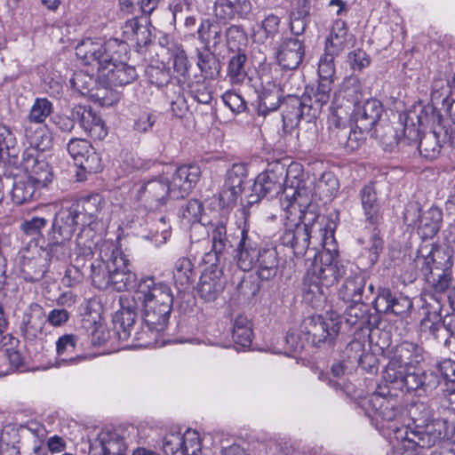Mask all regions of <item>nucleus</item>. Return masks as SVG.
Returning a JSON list of instances; mask_svg holds the SVG:
<instances>
[{
	"label": "nucleus",
	"instance_id": "nucleus-46",
	"mask_svg": "<svg viewBox=\"0 0 455 455\" xmlns=\"http://www.w3.org/2000/svg\"><path fill=\"white\" fill-rule=\"evenodd\" d=\"M77 344V337L74 334H64L56 341V353L62 361H68L72 363H78L84 359L83 356L69 357L67 355L72 354L76 350Z\"/></svg>",
	"mask_w": 455,
	"mask_h": 455
},
{
	"label": "nucleus",
	"instance_id": "nucleus-16",
	"mask_svg": "<svg viewBox=\"0 0 455 455\" xmlns=\"http://www.w3.org/2000/svg\"><path fill=\"white\" fill-rule=\"evenodd\" d=\"M138 197L150 209L159 210L169 201L177 200L172 195L170 179L164 176L145 180L138 189Z\"/></svg>",
	"mask_w": 455,
	"mask_h": 455
},
{
	"label": "nucleus",
	"instance_id": "nucleus-35",
	"mask_svg": "<svg viewBox=\"0 0 455 455\" xmlns=\"http://www.w3.org/2000/svg\"><path fill=\"white\" fill-rule=\"evenodd\" d=\"M360 199L366 220L376 223L379 218L380 205L374 187L365 185L360 191Z\"/></svg>",
	"mask_w": 455,
	"mask_h": 455
},
{
	"label": "nucleus",
	"instance_id": "nucleus-1",
	"mask_svg": "<svg viewBox=\"0 0 455 455\" xmlns=\"http://www.w3.org/2000/svg\"><path fill=\"white\" fill-rule=\"evenodd\" d=\"M132 300L135 306L128 301L126 305L123 303L114 315V332L119 341H128L135 330L136 308H140L147 331L142 328L134 331L132 342L125 347H150L168 326L174 300L172 290L168 283L152 275L141 276L133 291Z\"/></svg>",
	"mask_w": 455,
	"mask_h": 455
},
{
	"label": "nucleus",
	"instance_id": "nucleus-31",
	"mask_svg": "<svg viewBox=\"0 0 455 455\" xmlns=\"http://www.w3.org/2000/svg\"><path fill=\"white\" fill-rule=\"evenodd\" d=\"M425 260L419 249H416L414 253H403L400 263V278L403 283H413L419 273L425 277Z\"/></svg>",
	"mask_w": 455,
	"mask_h": 455
},
{
	"label": "nucleus",
	"instance_id": "nucleus-7",
	"mask_svg": "<svg viewBox=\"0 0 455 455\" xmlns=\"http://www.w3.org/2000/svg\"><path fill=\"white\" fill-rule=\"evenodd\" d=\"M323 235V250L315 255L308 273L323 285L334 286L339 279L346 274V267L339 259V253L332 232L319 228Z\"/></svg>",
	"mask_w": 455,
	"mask_h": 455
},
{
	"label": "nucleus",
	"instance_id": "nucleus-23",
	"mask_svg": "<svg viewBox=\"0 0 455 455\" xmlns=\"http://www.w3.org/2000/svg\"><path fill=\"white\" fill-rule=\"evenodd\" d=\"M383 112L381 103L375 100L370 99L355 106L352 120L356 128L366 132H374L378 134L377 125Z\"/></svg>",
	"mask_w": 455,
	"mask_h": 455
},
{
	"label": "nucleus",
	"instance_id": "nucleus-10",
	"mask_svg": "<svg viewBox=\"0 0 455 455\" xmlns=\"http://www.w3.org/2000/svg\"><path fill=\"white\" fill-rule=\"evenodd\" d=\"M41 140L37 137L32 139L31 144L34 149L26 150L22 156V168L24 176L33 181L39 188H44L52 180V168L48 163L41 158L36 151H44L51 147L52 139L49 134L40 130L36 132Z\"/></svg>",
	"mask_w": 455,
	"mask_h": 455
},
{
	"label": "nucleus",
	"instance_id": "nucleus-57",
	"mask_svg": "<svg viewBox=\"0 0 455 455\" xmlns=\"http://www.w3.org/2000/svg\"><path fill=\"white\" fill-rule=\"evenodd\" d=\"M246 56L243 53L234 55L228 63V76L232 83L238 84L244 80L246 73L244 70V63Z\"/></svg>",
	"mask_w": 455,
	"mask_h": 455
},
{
	"label": "nucleus",
	"instance_id": "nucleus-63",
	"mask_svg": "<svg viewBox=\"0 0 455 455\" xmlns=\"http://www.w3.org/2000/svg\"><path fill=\"white\" fill-rule=\"evenodd\" d=\"M141 28L137 19L128 20L123 27L124 40L135 42L137 44H146V41L140 37Z\"/></svg>",
	"mask_w": 455,
	"mask_h": 455
},
{
	"label": "nucleus",
	"instance_id": "nucleus-28",
	"mask_svg": "<svg viewBox=\"0 0 455 455\" xmlns=\"http://www.w3.org/2000/svg\"><path fill=\"white\" fill-rule=\"evenodd\" d=\"M94 71V69L92 70ZM96 73L89 74L88 70H79L74 73L70 79V84L74 90L78 92L81 95L90 97L99 101L101 105L109 104L105 98L107 88H96L94 92V85L96 84L97 70Z\"/></svg>",
	"mask_w": 455,
	"mask_h": 455
},
{
	"label": "nucleus",
	"instance_id": "nucleus-8",
	"mask_svg": "<svg viewBox=\"0 0 455 455\" xmlns=\"http://www.w3.org/2000/svg\"><path fill=\"white\" fill-rule=\"evenodd\" d=\"M453 249L447 246L432 244L431 250L424 255L425 281L435 292H444L452 283V267L454 264Z\"/></svg>",
	"mask_w": 455,
	"mask_h": 455
},
{
	"label": "nucleus",
	"instance_id": "nucleus-15",
	"mask_svg": "<svg viewBox=\"0 0 455 455\" xmlns=\"http://www.w3.org/2000/svg\"><path fill=\"white\" fill-rule=\"evenodd\" d=\"M40 242L41 237H33L19 252L21 272L29 280L39 279L47 268L44 246Z\"/></svg>",
	"mask_w": 455,
	"mask_h": 455
},
{
	"label": "nucleus",
	"instance_id": "nucleus-53",
	"mask_svg": "<svg viewBox=\"0 0 455 455\" xmlns=\"http://www.w3.org/2000/svg\"><path fill=\"white\" fill-rule=\"evenodd\" d=\"M151 238L156 245L164 244L170 238L172 228L165 216L160 217L150 229Z\"/></svg>",
	"mask_w": 455,
	"mask_h": 455
},
{
	"label": "nucleus",
	"instance_id": "nucleus-37",
	"mask_svg": "<svg viewBox=\"0 0 455 455\" xmlns=\"http://www.w3.org/2000/svg\"><path fill=\"white\" fill-rule=\"evenodd\" d=\"M329 288L307 272L305 287L303 289L304 299L314 307H321L326 300Z\"/></svg>",
	"mask_w": 455,
	"mask_h": 455
},
{
	"label": "nucleus",
	"instance_id": "nucleus-14",
	"mask_svg": "<svg viewBox=\"0 0 455 455\" xmlns=\"http://www.w3.org/2000/svg\"><path fill=\"white\" fill-rule=\"evenodd\" d=\"M78 205L80 211L79 225L83 230H87L94 240V232L105 229L110 220L108 205L103 197L99 195H91L81 199L80 203H73Z\"/></svg>",
	"mask_w": 455,
	"mask_h": 455
},
{
	"label": "nucleus",
	"instance_id": "nucleus-26",
	"mask_svg": "<svg viewBox=\"0 0 455 455\" xmlns=\"http://www.w3.org/2000/svg\"><path fill=\"white\" fill-rule=\"evenodd\" d=\"M201 177L200 167L196 164H185L178 167L170 182L174 198L181 199L188 196Z\"/></svg>",
	"mask_w": 455,
	"mask_h": 455
},
{
	"label": "nucleus",
	"instance_id": "nucleus-3",
	"mask_svg": "<svg viewBox=\"0 0 455 455\" xmlns=\"http://www.w3.org/2000/svg\"><path fill=\"white\" fill-rule=\"evenodd\" d=\"M302 165L291 163L287 168L276 163L255 179L252 190L259 197H275L281 191L283 210L288 204L310 207L313 200L312 188L307 184Z\"/></svg>",
	"mask_w": 455,
	"mask_h": 455
},
{
	"label": "nucleus",
	"instance_id": "nucleus-43",
	"mask_svg": "<svg viewBox=\"0 0 455 455\" xmlns=\"http://www.w3.org/2000/svg\"><path fill=\"white\" fill-rule=\"evenodd\" d=\"M232 338L234 341L242 346H251L253 339L251 322L243 315L235 316L232 327Z\"/></svg>",
	"mask_w": 455,
	"mask_h": 455
},
{
	"label": "nucleus",
	"instance_id": "nucleus-6",
	"mask_svg": "<svg viewBox=\"0 0 455 455\" xmlns=\"http://www.w3.org/2000/svg\"><path fill=\"white\" fill-rule=\"evenodd\" d=\"M421 117L415 108H405L400 143L403 147H411L413 155L419 154L428 161L435 160L443 148L440 134L434 131L421 136Z\"/></svg>",
	"mask_w": 455,
	"mask_h": 455
},
{
	"label": "nucleus",
	"instance_id": "nucleus-29",
	"mask_svg": "<svg viewBox=\"0 0 455 455\" xmlns=\"http://www.w3.org/2000/svg\"><path fill=\"white\" fill-rule=\"evenodd\" d=\"M453 84L452 80L444 78H435L431 85V102L435 104H441L445 115L449 119L455 120V99L452 95Z\"/></svg>",
	"mask_w": 455,
	"mask_h": 455
},
{
	"label": "nucleus",
	"instance_id": "nucleus-11",
	"mask_svg": "<svg viewBox=\"0 0 455 455\" xmlns=\"http://www.w3.org/2000/svg\"><path fill=\"white\" fill-rule=\"evenodd\" d=\"M340 326L339 314L335 311H327L323 315H317L305 318L299 331L305 340L319 347L321 344L332 342L339 335Z\"/></svg>",
	"mask_w": 455,
	"mask_h": 455
},
{
	"label": "nucleus",
	"instance_id": "nucleus-24",
	"mask_svg": "<svg viewBox=\"0 0 455 455\" xmlns=\"http://www.w3.org/2000/svg\"><path fill=\"white\" fill-rule=\"evenodd\" d=\"M44 310L37 303H31L23 313L20 329L28 339H44L50 331L46 329Z\"/></svg>",
	"mask_w": 455,
	"mask_h": 455
},
{
	"label": "nucleus",
	"instance_id": "nucleus-36",
	"mask_svg": "<svg viewBox=\"0 0 455 455\" xmlns=\"http://www.w3.org/2000/svg\"><path fill=\"white\" fill-rule=\"evenodd\" d=\"M348 41L349 35L347 24L345 21L338 20L333 23L330 35L326 38L324 51L339 54Z\"/></svg>",
	"mask_w": 455,
	"mask_h": 455
},
{
	"label": "nucleus",
	"instance_id": "nucleus-20",
	"mask_svg": "<svg viewBox=\"0 0 455 455\" xmlns=\"http://www.w3.org/2000/svg\"><path fill=\"white\" fill-rule=\"evenodd\" d=\"M129 259L120 247H114L109 287L116 291H124L134 287L137 275L129 269Z\"/></svg>",
	"mask_w": 455,
	"mask_h": 455
},
{
	"label": "nucleus",
	"instance_id": "nucleus-41",
	"mask_svg": "<svg viewBox=\"0 0 455 455\" xmlns=\"http://www.w3.org/2000/svg\"><path fill=\"white\" fill-rule=\"evenodd\" d=\"M423 348L415 341L400 339V369L408 365L421 364Z\"/></svg>",
	"mask_w": 455,
	"mask_h": 455
},
{
	"label": "nucleus",
	"instance_id": "nucleus-47",
	"mask_svg": "<svg viewBox=\"0 0 455 455\" xmlns=\"http://www.w3.org/2000/svg\"><path fill=\"white\" fill-rule=\"evenodd\" d=\"M173 279L175 283L185 289L193 279V264L188 258H180L174 264Z\"/></svg>",
	"mask_w": 455,
	"mask_h": 455
},
{
	"label": "nucleus",
	"instance_id": "nucleus-19",
	"mask_svg": "<svg viewBox=\"0 0 455 455\" xmlns=\"http://www.w3.org/2000/svg\"><path fill=\"white\" fill-rule=\"evenodd\" d=\"M95 248L96 242L87 230H83L77 235L74 249L75 258L73 259L75 265L68 268L65 274V279H69L68 285L73 286L82 280L79 267H83L86 260L92 258Z\"/></svg>",
	"mask_w": 455,
	"mask_h": 455
},
{
	"label": "nucleus",
	"instance_id": "nucleus-22",
	"mask_svg": "<svg viewBox=\"0 0 455 455\" xmlns=\"http://www.w3.org/2000/svg\"><path fill=\"white\" fill-rule=\"evenodd\" d=\"M246 177V167L242 164H235L228 171L227 177L219 195L220 204L222 207L235 205L243 189V181Z\"/></svg>",
	"mask_w": 455,
	"mask_h": 455
},
{
	"label": "nucleus",
	"instance_id": "nucleus-39",
	"mask_svg": "<svg viewBox=\"0 0 455 455\" xmlns=\"http://www.w3.org/2000/svg\"><path fill=\"white\" fill-rule=\"evenodd\" d=\"M421 364L408 365L400 369V391L413 394L421 387Z\"/></svg>",
	"mask_w": 455,
	"mask_h": 455
},
{
	"label": "nucleus",
	"instance_id": "nucleus-34",
	"mask_svg": "<svg viewBox=\"0 0 455 455\" xmlns=\"http://www.w3.org/2000/svg\"><path fill=\"white\" fill-rule=\"evenodd\" d=\"M365 286V276L362 273H355L347 276L339 290V298L347 302L360 301L362 292Z\"/></svg>",
	"mask_w": 455,
	"mask_h": 455
},
{
	"label": "nucleus",
	"instance_id": "nucleus-12",
	"mask_svg": "<svg viewBox=\"0 0 455 455\" xmlns=\"http://www.w3.org/2000/svg\"><path fill=\"white\" fill-rule=\"evenodd\" d=\"M393 391H386L385 387H379V390L361 400V406L369 416H379L388 425L387 428L394 429L395 434L398 430V398L396 388Z\"/></svg>",
	"mask_w": 455,
	"mask_h": 455
},
{
	"label": "nucleus",
	"instance_id": "nucleus-64",
	"mask_svg": "<svg viewBox=\"0 0 455 455\" xmlns=\"http://www.w3.org/2000/svg\"><path fill=\"white\" fill-rule=\"evenodd\" d=\"M419 316L410 315L409 317L400 318V324H403V331H400V339L415 340L418 337Z\"/></svg>",
	"mask_w": 455,
	"mask_h": 455
},
{
	"label": "nucleus",
	"instance_id": "nucleus-44",
	"mask_svg": "<svg viewBox=\"0 0 455 455\" xmlns=\"http://www.w3.org/2000/svg\"><path fill=\"white\" fill-rule=\"evenodd\" d=\"M280 22V18L275 14L266 16L254 33L255 40L265 43L268 39H274L279 33Z\"/></svg>",
	"mask_w": 455,
	"mask_h": 455
},
{
	"label": "nucleus",
	"instance_id": "nucleus-27",
	"mask_svg": "<svg viewBox=\"0 0 455 455\" xmlns=\"http://www.w3.org/2000/svg\"><path fill=\"white\" fill-rule=\"evenodd\" d=\"M114 247L116 244L110 243L107 245V251H101L100 258L94 259L91 265V279L93 285L100 289L105 290L109 288V280L113 268L112 261L114 259Z\"/></svg>",
	"mask_w": 455,
	"mask_h": 455
},
{
	"label": "nucleus",
	"instance_id": "nucleus-62",
	"mask_svg": "<svg viewBox=\"0 0 455 455\" xmlns=\"http://www.w3.org/2000/svg\"><path fill=\"white\" fill-rule=\"evenodd\" d=\"M212 250L216 254L221 253L227 243V228L222 222L214 225L212 230Z\"/></svg>",
	"mask_w": 455,
	"mask_h": 455
},
{
	"label": "nucleus",
	"instance_id": "nucleus-33",
	"mask_svg": "<svg viewBox=\"0 0 455 455\" xmlns=\"http://www.w3.org/2000/svg\"><path fill=\"white\" fill-rule=\"evenodd\" d=\"M329 92L330 88L322 84L315 93L314 102H312V100L309 97H303L299 100L301 119L304 117L308 118V120L315 118L320 114L323 105L328 102L330 98Z\"/></svg>",
	"mask_w": 455,
	"mask_h": 455
},
{
	"label": "nucleus",
	"instance_id": "nucleus-60",
	"mask_svg": "<svg viewBox=\"0 0 455 455\" xmlns=\"http://www.w3.org/2000/svg\"><path fill=\"white\" fill-rule=\"evenodd\" d=\"M319 193L327 198H331L338 192L339 184L338 179L331 172L323 173L317 182Z\"/></svg>",
	"mask_w": 455,
	"mask_h": 455
},
{
	"label": "nucleus",
	"instance_id": "nucleus-54",
	"mask_svg": "<svg viewBox=\"0 0 455 455\" xmlns=\"http://www.w3.org/2000/svg\"><path fill=\"white\" fill-rule=\"evenodd\" d=\"M22 363L21 355L14 349H5V353L0 355V377L10 374Z\"/></svg>",
	"mask_w": 455,
	"mask_h": 455
},
{
	"label": "nucleus",
	"instance_id": "nucleus-13",
	"mask_svg": "<svg viewBox=\"0 0 455 455\" xmlns=\"http://www.w3.org/2000/svg\"><path fill=\"white\" fill-rule=\"evenodd\" d=\"M431 415L426 403L415 399V395L404 404L400 403V443L413 447L412 432L422 431ZM415 448L417 446H414Z\"/></svg>",
	"mask_w": 455,
	"mask_h": 455
},
{
	"label": "nucleus",
	"instance_id": "nucleus-52",
	"mask_svg": "<svg viewBox=\"0 0 455 455\" xmlns=\"http://www.w3.org/2000/svg\"><path fill=\"white\" fill-rule=\"evenodd\" d=\"M378 137L374 132H366L356 128V125L351 129L349 134L345 139L339 138V144H343L347 149L356 150L365 140L366 136Z\"/></svg>",
	"mask_w": 455,
	"mask_h": 455
},
{
	"label": "nucleus",
	"instance_id": "nucleus-51",
	"mask_svg": "<svg viewBox=\"0 0 455 455\" xmlns=\"http://www.w3.org/2000/svg\"><path fill=\"white\" fill-rule=\"evenodd\" d=\"M52 110V103L45 98H37L34 101L28 119L31 123L43 124Z\"/></svg>",
	"mask_w": 455,
	"mask_h": 455
},
{
	"label": "nucleus",
	"instance_id": "nucleus-42",
	"mask_svg": "<svg viewBox=\"0 0 455 455\" xmlns=\"http://www.w3.org/2000/svg\"><path fill=\"white\" fill-rule=\"evenodd\" d=\"M37 188H40L24 175L17 177L14 180L11 192L12 200L16 204L29 202Z\"/></svg>",
	"mask_w": 455,
	"mask_h": 455
},
{
	"label": "nucleus",
	"instance_id": "nucleus-58",
	"mask_svg": "<svg viewBox=\"0 0 455 455\" xmlns=\"http://www.w3.org/2000/svg\"><path fill=\"white\" fill-rule=\"evenodd\" d=\"M48 220L43 217H32L28 220H24L20 225V231L28 235L36 237H41V241L43 240L42 230L47 226Z\"/></svg>",
	"mask_w": 455,
	"mask_h": 455
},
{
	"label": "nucleus",
	"instance_id": "nucleus-32",
	"mask_svg": "<svg viewBox=\"0 0 455 455\" xmlns=\"http://www.w3.org/2000/svg\"><path fill=\"white\" fill-rule=\"evenodd\" d=\"M443 224V212L437 206H432L421 213L418 223V235L423 239H431L435 236Z\"/></svg>",
	"mask_w": 455,
	"mask_h": 455
},
{
	"label": "nucleus",
	"instance_id": "nucleus-4",
	"mask_svg": "<svg viewBox=\"0 0 455 455\" xmlns=\"http://www.w3.org/2000/svg\"><path fill=\"white\" fill-rule=\"evenodd\" d=\"M80 211L76 204L61 207L54 216L47 231L44 246L47 266L55 259L65 260L70 256L69 243L79 226Z\"/></svg>",
	"mask_w": 455,
	"mask_h": 455
},
{
	"label": "nucleus",
	"instance_id": "nucleus-30",
	"mask_svg": "<svg viewBox=\"0 0 455 455\" xmlns=\"http://www.w3.org/2000/svg\"><path fill=\"white\" fill-rule=\"evenodd\" d=\"M305 54L304 45L301 41L294 37H287L281 43L277 59L279 64L286 69H295L301 63Z\"/></svg>",
	"mask_w": 455,
	"mask_h": 455
},
{
	"label": "nucleus",
	"instance_id": "nucleus-61",
	"mask_svg": "<svg viewBox=\"0 0 455 455\" xmlns=\"http://www.w3.org/2000/svg\"><path fill=\"white\" fill-rule=\"evenodd\" d=\"M421 204L418 201H409L403 207V220L406 228L418 225L422 213Z\"/></svg>",
	"mask_w": 455,
	"mask_h": 455
},
{
	"label": "nucleus",
	"instance_id": "nucleus-48",
	"mask_svg": "<svg viewBox=\"0 0 455 455\" xmlns=\"http://www.w3.org/2000/svg\"><path fill=\"white\" fill-rule=\"evenodd\" d=\"M346 323L362 329L368 323L366 306L360 301L352 302L345 311Z\"/></svg>",
	"mask_w": 455,
	"mask_h": 455
},
{
	"label": "nucleus",
	"instance_id": "nucleus-45",
	"mask_svg": "<svg viewBox=\"0 0 455 455\" xmlns=\"http://www.w3.org/2000/svg\"><path fill=\"white\" fill-rule=\"evenodd\" d=\"M417 102L418 101L414 100L410 109L415 108L420 117L421 113L424 112L425 117L428 122L436 124L438 126L442 127V129L447 126L444 121L445 117H449L445 115L441 104H435L430 101L427 106L421 107L420 104H417Z\"/></svg>",
	"mask_w": 455,
	"mask_h": 455
},
{
	"label": "nucleus",
	"instance_id": "nucleus-5",
	"mask_svg": "<svg viewBox=\"0 0 455 455\" xmlns=\"http://www.w3.org/2000/svg\"><path fill=\"white\" fill-rule=\"evenodd\" d=\"M237 266L243 271L256 269L257 275L262 280H270L278 271L279 257L275 247L266 246L257 249L256 242L243 228L237 245Z\"/></svg>",
	"mask_w": 455,
	"mask_h": 455
},
{
	"label": "nucleus",
	"instance_id": "nucleus-59",
	"mask_svg": "<svg viewBox=\"0 0 455 455\" xmlns=\"http://www.w3.org/2000/svg\"><path fill=\"white\" fill-rule=\"evenodd\" d=\"M433 367L440 373L446 386L455 385V360L443 358L436 361Z\"/></svg>",
	"mask_w": 455,
	"mask_h": 455
},
{
	"label": "nucleus",
	"instance_id": "nucleus-25",
	"mask_svg": "<svg viewBox=\"0 0 455 455\" xmlns=\"http://www.w3.org/2000/svg\"><path fill=\"white\" fill-rule=\"evenodd\" d=\"M72 118L95 140H102L108 133L105 122L91 107L75 106L72 109Z\"/></svg>",
	"mask_w": 455,
	"mask_h": 455
},
{
	"label": "nucleus",
	"instance_id": "nucleus-49",
	"mask_svg": "<svg viewBox=\"0 0 455 455\" xmlns=\"http://www.w3.org/2000/svg\"><path fill=\"white\" fill-rule=\"evenodd\" d=\"M339 53H332L330 51H325L324 54L321 57L318 64V75L321 80L319 87L324 84L327 88L329 84L332 82L335 74L334 57Z\"/></svg>",
	"mask_w": 455,
	"mask_h": 455
},
{
	"label": "nucleus",
	"instance_id": "nucleus-17",
	"mask_svg": "<svg viewBox=\"0 0 455 455\" xmlns=\"http://www.w3.org/2000/svg\"><path fill=\"white\" fill-rule=\"evenodd\" d=\"M68 151L75 164L84 172H78L79 180L85 178V173H95L101 170V158L92 144L84 139L74 138L68 143Z\"/></svg>",
	"mask_w": 455,
	"mask_h": 455
},
{
	"label": "nucleus",
	"instance_id": "nucleus-18",
	"mask_svg": "<svg viewBox=\"0 0 455 455\" xmlns=\"http://www.w3.org/2000/svg\"><path fill=\"white\" fill-rule=\"evenodd\" d=\"M453 426L446 419H434L430 415L427 425L424 427L422 431L412 432L414 438L411 440L412 446L429 448L435 446L436 443L443 442V440H451L453 438Z\"/></svg>",
	"mask_w": 455,
	"mask_h": 455
},
{
	"label": "nucleus",
	"instance_id": "nucleus-9",
	"mask_svg": "<svg viewBox=\"0 0 455 455\" xmlns=\"http://www.w3.org/2000/svg\"><path fill=\"white\" fill-rule=\"evenodd\" d=\"M309 208L297 204L284 206V231L280 240L283 246L292 249L296 257L303 256L309 246L312 230L307 223H301L307 219Z\"/></svg>",
	"mask_w": 455,
	"mask_h": 455
},
{
	"label": "nucleus",
	"instance_id": "nucleus-40",
	"mask_svg": "<svg viewBox=\"0 0 455 455\" xmlns=\"http://www.w3.org/2000/svg\"><path fill=\"white\" fill-rule=\"evenodd\" d=\"M99 442L105 455H125L127 445L117 432L102 430L99 434Z\"/></svg>",
	"mask_w": 455,
	"mask_h": 455
},
{
	"label": "nucleus",
	"instance_id": "nucleus-56",
	"mask_svg": "<svg viewBox=\"0 0 455 455\" xmlns=\"http://www.w3.org/2000/svg\"><path fill=\"white\" fill-rule=\"evenodd\" d=\"M204 212L203 204L196 199H191L181 208L180 216L188 224L198 223Z\"/></svg>",
	"mask_w": 455,
	"mask_h": 455
},
{
	"label": "nucleus",
	"instance_id": "nucleus-38",
	"mask_svg": "<svg viewBox=\"0 0 455 455\" xmlns=\"http://www.w3.org/2000/svg\"><path fill=\"white\" fill-rule=\"evenodd\" d=\"M224 288L223 282L216 272H204L200 277L198 293L205 300L215 299Z\"/></svg>",
	"mask_w": 455,
	"mask_h": 455
},
{
	"label": "nucleus",
	"instance_id": "nucleus-2",
	"mask_svg": "<svg viewBox=\"0 0 455 455\" xmlns=\"http://www.w3.org/2000/svg\"><path fill=\"white\" fill-rule=\"evenodd\" d=\"M127 52V44L116 38L108 41L85 39L76 48V54L84 65L97 70L99 84L123 86L136 77L134 68L119 60Z\"/></svg>",
	"mask_w": 455,
	"mask_h": 455
},
{
	"label": "nucleus",
	"instance_id": "nucleus-55",
	"mask_svg": "<svg viewBox=\"0 0 455 455\" xmlns=\"http://www.w3.org/2000/svg\"><path fill=\"white\" fill-rule=\"evenodd\" d=\"M167 50L172 60L174 70L184 76L188 69V60L184 49L180 44H173Z\"/></svg>",
	"mask_w": 455,
	"mask_h": 455
},
{
	"label": "nucleus",
	"instance_id": "nucleus-21",
	"mask_svg": "<svg viewBox=\"0 0 455 455\" xmlns=\"http://www.w3.org/2000/svg\"><path fill=\"white\" fill-rule=\"evenodd\" d=\"M166 455H201L202 444L199 433L187 430L182 435H170L164 442Z\"/></svg>",
	"mask_w": 455,
	"mask_h": 455
},
{
	"label": "nucleus",
	"instance_id": "nucleus-50",
	"mask_svg": "<svg viewBox=\"0 0 455 455\" xmlns=\"http://www.w3.org/2000/svg\"><path fill=\"white\" fill-rule=\"evenodd\" d=\"M282 116L284 131L289 132L295 128L301 120L299 99H291L289 102L285 104Z\"/></svg>",
	"mask_w": 455,
	"mask_h": 455
}]
</instances>
